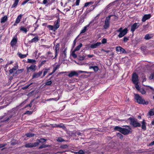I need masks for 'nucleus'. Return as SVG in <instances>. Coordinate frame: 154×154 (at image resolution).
<instances>
[{
  "label": "nucleus",
  "mask_w": 154,
  "mask_h": 154,
  "mask_svg": "<svg viewBox=\"0 0 154 154\" xmlns=\"http://www.w3.org/2000/svg\"><path fill=\"white\" fill-rule=\"evenodd\" d=\"M125 127H127L128 128H121L120 127L117 126L114 128V130L116 131H119L122 134L126 135L128 134L130 132L131 128L129 126L126 125Z\"/></svg>",
  "instance_id": "1"
},
{
  "label": "nucleus",
  "mask_w": 154,
  "mask_h": 154,
  "mask_svg": "<svg viewBox=\"0 0 154 154\" xmlns=\"http://www.w3.org/2000/svg\"><path fill=\"white\" fill-rule=\"evenodd\" d=\"M128 120L130 121V125L133 126L134 128L137 127H140L141 126L140 124L138 122L137 119H135L134 118L130 117Z\"/></svg>",
  "instance_id": "2"
},
{
  "label": "nucleus",
  "mask_w": 154,
  "mask_h": 154,
  "mask_svg": "<svg viewBox=\"0 0 154 154\" xmlns=\"http://www.w3.org/2000/svg\"><path fill=\"white\" fill-rule=\"evenodd\" d=\"M134 98L136 102L139 104L145 105H147L148 104V101H145V100L138 94H135Z\"/></svg>",
  "instance_id": "3"
},
{
  "label": "nucleus",
  "mask_w": 154,
  "mask_h": 154,
  "mask_svg": "<svg viewBox=\"0 0 154 154\" xmlns=\"http://www.w3.org/2000/svg\"><path fill=\"white\" fill-rule=\"evenodd\" d=\"M112 16H113L112 15H110L106 18L104 25L103 26V27L104 29H107L109 27L110 19V17Z\"/></svg>",
  "instance_id": "4"
},
{
  "label": "nucleus",
  "mask_w": 154,
  "mask_h": 154,
  "mask_svg": "<svg viewBox=\"0 0 154 154\" xmlns=\"http://www.w3.org/2000/svg\"><path fill=\"white\" fill-rule=\"evenodd\" d=\"M37 69L36 66L35 64H32L29 67H27L26 69L28 73L31 72H34Z\"/></svg>",
  "instance_id": "5"
},
{
  "label": "nucleus",
  "mask_w": 154,
  "mask_h": 154,
  "mask_svg": "<svg viewBox=\"0 0 154 154\" xmlns=\"http://www.w3.org/2000/svg\"><path fill=\"white\" fill-rule=\"evenodd\" d=\"M132 81L134 84L138 83V76L136 73H134L132 77Z\"/></svg>",
  "instance_id": "6"
},
{
  "label": "nucleus",
  "mask_w": 154,
  "mask_h": 154,
  "mask_svg": "<svg viewBox=\"0 0 154 154\" xmlns=\"http://www.w3.org/2000/svg\"><path fill=\"white\" fill-rule=\"evenodd\" d=\"M139 23H135L131 26V31L132 32H134L135 29H137L140 26Z\"/></svg>",
  "instance_id": "7"
},
{
  "label": "nucleus",
  "mask_w": 154,
  "mask_h": 154,
  "mask_svg": "<svg viewBox=\"0 0 154 154\" xmlns=\"http://www.w3.org/2000/svg\"><path fill=\"white\" fill-rule=\"evenodd\" d=\"M128 32V29L126 28L123 30V31L119 32V35H118V36L119 38H121L124 36Z\"/></svg>",
  "instance_id": "8"
},
{
  "label": "nucleus",
  "mask_w": 154,
  "mask_h": 154,
  "mask_svg": "<svg viewBox=\"0 0 154 154\" xmlns=\"http://www.w3.org/2000/svg\"><path fill=\"white\" fill-rule=\"evenodd\" d=\"M116 50L117 51L120 52L121 53L124 54L126 53V52L125 50L123 48L120 46L116 47Z\"/></svg>",
  "instance_id": "9"
},
{
  "label": "nucleus",
  "mask_w": 154,
  "mask_h": 154,
  "mask_svg": "<svg viewBox=\"0 0 154 154\" xmlns=\"http://www.w3.org/2000/svg\"><path fill=\"white\" fill-rule=\"evenodd\" d=\"M42 73V71H40L37 73H34L32 76V79L37 78L40 77Z\"/></svg>",
  "instance_id": "10"
},
{
  "label": "nucleus",
  "mask_w": 154,
  "mask_h": 154,
  "mask_svg": "<svg viewBox=\"0 0 154 154\" xmlns=\"http://www.w3.org/2000/svg\"><path fill=\"white\" fill-rule=\"evenodd\" d=\"M79 75V74L78 72L75 71H72L69 74L68 76L69 77H72L73 76H78Z\"/></svg>",
  "instance_id": "11"
},
{
  "label": "nucleus",
  "mask_w": 154,
  "mask_h": 154,
  "mask_svg": "<svg viewBox=\"0 0 154 154\" xmlns=\"http://www.w3.org/2000/svg\"><path fill=\"white\" fill-rule=\"evenodd\" d=\"M151 17L150 14H146L144 15L142 19V21L143 22L145 21L146 20L149 19Z\"/></svg>",
  "instance_id": "12"
},
{
  "label": "nucleus",
  "mask_w": 154,
  "mask_h": 154,
  "mask_svg": "<svg viewBox=\"0 0 154 154\" xmlns=\"http://www.w3.org/2000/svg\"><path fill=\"white\" fill-rule=\"evenodd\" d=\"M101 44V43L100 42H97V43H95L94 44H93L91 45L90 47L92 48H97L98 47L100 46V45Z\"/></svg>",
  "instance_id": "13"
},
{
  "label": "nucleus",
  "mask_w": 154,
  "mask_h": 154,
  "mask_svg": "<svg viewBox=\"0 0 154 154\" xmlns=\"http://www.w3.org/2000/svg\"><path fill=\"white\" fill-rule=\"evenodd\" d=\"M60 44L59 43H57L56 45L55 46V58H56L58 54V52L59 50V48H60Z\"/></svg>",
  "instance_id": "14"
},
{
  "label": "nucleus",
  "mask_w": 154,
  "mask_h": 154,
  "mask_svg": "<svg viewBox=\"0 0 154 154\" xmlns=\"http://www.w3.org/2000/svg\"><path fill=\"white\" fill-rule=\"evenodd\" d=\"M60 20L59 18L54 23V28L55 29H57L60 26Z\"/></svg>",
  "instance_id": "15"
},
{
  "label": "nucleus",
  "mask_w": 154,
  "mask_h": 154,
  "mask_svg": "<svg viewBox=\"0 0 154 154\" xmlns=\"http://www.w3.org/2000/svg\"><path fill=\"white\" fill-rule=\"evenodd\" d=\"M17 42V39L16 38H13L10 44L12 47H13Z\"/></svg>",
  "instance_id": "16"
},
{
  "label": "nucleus",
  "mask_w": 154,
  "mask_h": 154,
  "mask_svg": "<svg viewBox=\"0 0 154 154\" xmlns=\"http://www.w3.org/2000/svg\"><path fill=\"white\" fill-rule=\"evenodd\" d=\"M142 126L141 128L144 131H145L146 130V123L145 122L144 120H143L141 122Z\"/></svg>",
  "instance_id": "17"
},
{
  "label": "nucleus",
  "mask_w": 154,
  "mask_h": 154,
  "mask_svg": "<svg viewBox=\"0 0 154 154\" xmlns=\"http://www.w3.org/2000/svg\"><path fill=\"white\" fill-rule=\"evenodd\" d=\"M39 40L38 37V36H35L34 38L31 39L29 42L30 43L36 42Z\"/></svg>",
  "instance_id": "18"
},
{
  "label": "nucleus",
  "mask_w": 154,
  "mask_h": 154,
  "mask_svg": "<svg viewBox=\"0 0 154 154\" xmlns=\"http://www.w3.org/2000/svg\"><path fill=\"white\" fill-rule=\"evenodd\" d=\"M26 62L27 63H32V64L35 65L36 63V61L35 60L28 59Z\"/></svg>",
  "instance_id": "19"
},
{
  "label": "nucleus",
  "mask_w": 154,
  "mask_h": 154,
  "mask_svg": "<svg viewBox=\"0 0 154 154\" xmlns=\"http://www.w3.org/2000/svg\"><path fill=\"white\" fill-rule=\"evenodd\" d=\"M22 16L23 15L21 14H20L17 17L16 19L15 23L17 24L20 23V19L21 18Z\"/></svg>",
  "instance_id": "20"
},
{
  "label": "nucleus",
  "mask_w": 154,
  "mask_h": 154,
  "mask_svg": "<svg viewBox=\"0 0 154 154\" xmlns=\"http://www.w3.org/2000/svg\"><path fill=\"white\" fill-rule=\"evenodd\" d=\"M86 16V15L85 14V15L83 16V15L80 17V19L79 20V23H82L84 22V19L85 18Z\"/></svg>",
  "instance_id": "21"
},
{
  "label": "nucleus",
  "mask_w": 154,
  "mask_h": 154,
  "mask_svg": "<svg viewBox=\"0 0 154 154\" xmlns=\"http://www.w3.org/2000/svg\"><path fill=\"white\" fill-rule=\"evenodd\" d=\"M53 127H59L63 129H64L65 128V126L63 125L62 124L60 125L55 124Z\"/></svg>",
  "instance_id": "22"
},
{
  "label": "nucleus",
  "mask_w": 154,
  "mask_h": 154,
  "mask_svg": "<svg viewBox=\"0 0 154 154\" xmlns=\"http://www.w3.org/2000/svg\"><path fill=\"white\" fill-rule=\"evenodd\" d=\"M7 18H8L6 16H4L1 18V23H5L7 20Z\"/></svg>",
  "instance_id": "23"
},
{
  "label": "nucleus",
  "mask_w": 154,
  "mask_h": 154,
  "mask_svg": "<svg viewBox=\"0 0 154 154\" xmlns=\"http://www.w3.org/2000/svg\"><path fill=\"white\" fill-rule=\"evenodd\" d=\"M82 44L81 43H80L79 45L77 46L75 49L74 51H78L79 50L80 48L82 46Z\"/></svg>",
  "instance_id": "24"
},
{
  "label": "nucleus",
  "mask_w": 154,
  "mask_h": 154,
  "mask_svg": "<svg viewBox=\"0 0 154 154\" xmlns=\"http://www.w3.org/2000/svg\"><path fill=\"white\" fill-rule=\"evenodd\" d=\"M152 37V35L149 34H146L145 37L144 38L146 40H149L151 39Z\"/></svg>",
  "instance_id": "25"
},
{
  "label": "nucleus",
  "mask_w": 154,
  "mask_h": 154,
  "mask_svg": "<svg viewBox=\"0 0 154 154\" xmlns=\"http://www.w3.org/2000/svg\"><path fill=\"white\" fill-rule=\"evenodd\" d=\"M50 146L49 145L43 144L38 147V149H41L42 148H45L46 147H49V146Z\"/></svg>",
  "instance_id": "26"
},
{
  "label": "nucleus",
  "mask_w": 154,
  "mask_h": 154,
  "mask_svg": "<svg viewBox=\"0 0 154 154\" xmlns=\"http://www.w3.org/2000/svg\"><path fill=\"white\" fill-rule=\"evenodd\" d=\"M19 2V0H15L14 4L12 6V8H15L17 6Z\"/></svg>",
  "instance_id": "27"
},
{
  "label": "nucleus",
  "mask_w": 154,
  "mask_h": 154,
  "mask_svg": "<svg viewBox=\"0 0 154 154\" xmlns=\"http://www.w3.org/2000/svg\"><path fill=\"white\" fill-rule=\"evenodd\" d=\"M46 139L45 138H41L40 139H37L36 141H38L39 143H42L45 142L46 141Z\"/></svg>",
  "instance_id": "28"
},
{
  "label": "nucleus",
  "mask_w": 154,
  "mask_h": 154,
  "mask_svg": "<svg viewBox=\"0 0 154 154\" xmlns=\"http://www.w3.org/2000/svg\"><path fill=\"white\" fill-rule=\"evenodd\" d=\"M28 54H23L20 53L18 55L21 58H23L26 57Z\"/></svg>",
  "instance_id": "29"
},
{
  "label": "nucleus",
  "mask_w": 154,
  "mask_h": 154,
  "mask_svg": "<svg viewBox=\"0 0 154 154\" xmlns=\"http://www.w3.org/2000/svg\"><path fill=\"white\" fill-rule=\"evenodd\" d=\"M148 114L150 116L154 115V109H152L151 110L149 111Z\"/></svg>",
  "instance_id": "30"
},
{
  "label": "nucleus",
  "mask_w": 154,
  "mask_h": 154,
  "mask_svg": "<svg viewBox=\"0 0 154 154\" xmlns=\"http://www.w3.org/2000/svg\"><path fill=\"white\" fill-rule=\"evenodd\" d=\"M38 21V20H37L35 23L33 24V26L35 28L34 31L39 26L38 24H37Z\"/></svg>",
  "instance_id": "31"
},
{
  "label": "nucleus",
  "mask_w": 154,
  "mask_h": 154,
  "mask_svg": "<svg viewBox=\"0 0 154 154\" xmlns=\"http://www.w3.org/2000/svg\"><path fill=\"white\" fill-rule=\"evenodd\" d=\"M26 136L27 137H32L34 136L35 134H32L31 133H28L26 134Z\"/></svg>",
  "instance_id": "32"
},
{
  "label": "nucleus",
  "mask_w": 154,
  "mask_h": 154,
  "mask_svg": "<svg viewBox=\"0 0 154 154\" xmlns=\"http://www.w3.org/2000/svg\"><path fill=\"white\" fill-rule=\"evenodd\" d=\"M88 26H85L84 27L83 29L82 30H81L80 34L85 33L87 30V28Z\"/></svg>",
  "instance_id": "33"
},
{
  "label": "nucleus",
  "mask_w": 154,
  "mask_h": 154,
  "mask_svg": "<svg viewBox=\"0 0 154 154\" xmlns=\"http://www.w3.org/2000/svg\"><path fill=\"white\" fill-rule=\"evenodd\" d=\"M74 153L75 154H84V152L81 149L78 152H74Z\"/></svg>",
  "instance_id": "34"
},
{
  "label": "nucleus",
  "mask_w": 154,
  "mask_h": 154,
  "mask_svg": "<svg viewBox=\"0 0 154 154\" xmlns=\"http://www.w3.org/2000/svg\"><path fill=\"white\" fill-rule=\"evenodd\" d=\"M25 146L26 148H32V143H28L25 145Z\"/></svg>",
  "instance_id": "35"
},
{
  "label": "nucleus",
  "mask_w": 154,
  "mask_h": 154,
  "mask_svg": "<svg viewBox=\"0 0 154 154\" xmlns=\"http://www.w3.org/2000/svg\"><path fill=\"white\" fill-rule=\"evenodd\" d=\"M85 56L84 55L83 56H79V59L80 60H83L85 59Z\"/></svg>",
  "instance_id": "36"
},
{
  "label": "nucleus",
  "mask_w": 154,
  "mask_h": 154,
  "mask_svg": "<svg viewBox=\"0 0 154 154\" xmlns=\"http://www.w3.org/2000/svg\"><path fill=\"white\" fill-rule=\"evenodd\" d=\"M49 69H43L44 70V72H43V77L45 76V75H46V74L48 72V71L49 70Z\"/></svg>",
  "instance_id": "37"
},
{
  "label": "nucleus",
  "mask_w": 154,
  "mask_h": 154,
  "mask_svg": "<svg viewBox=\"0 0 154 154\" xmlns=\"http://www.w3.org/2000/svg\"><path fill=\"white\" fill-rule=\"evenodd\" d=\"M20 30L21 31H23L25 33H26L27 32L26 29L23 26L21 27L20 28Z\"/></svg>",
  "instance_id": "38"
},
{
  "label": "nucleus",
  "mask_w": 154,
  "mask_h": 154,
  "mask_svg": "<svg viewBox=\"0 0 154 154\" xmlns=\"http://www.w3.org/2000/svg\"><path fill=\"white\" fill-rule=\"evenodd\" d=\"M138 91L143 94H145L146 93L145 91L143 88H140Z\"/></svg>",
  "instance_id": "39"
},
{
  "label": "nucleus",
  "mask_w": 154,
  "mask_h": 154,
  "mask_svg": "<svg viewBox=\"0 0 154 154\" xmlns=\"http://www.w3.org/2000/svg\"><path fill=\"white\" fill-rule=\"evenodd\" d=\"M117 136L119 137L121 139H123V136L120 133H118L117 134Z\"/></svg>",
  "instance_id": "40"
},
{
  "label": "nucleus",
  "mask_w": 154,
  "mask_h": 154,
  "mask_svg": "<svg viewBox=\"0 0 154 154\" xmlns=\"http://www.w3.org/2000/svg\"><path fill=\"white\" fill-rule=\"evenodd\" d=\"M60 65H57L55 67H54L53 68V72H54L56 70L59 68Z\"/></svg>",
  "instance_id": "41"
},
{
  "label": "nucleus",
  "mask_w": 154,
  "mask_h": 154,
  "mask_svg": "<svg viewBox=\"0 0 154 154\" xmlns=\"http://www.w3.org/2000/svg\"><path fill=\"white\" fill-rule=\"evenodd\" d=\"M32 147H36L38 146L39 144V142L38 141H37V142H35L33 143H32Z\"/></svg>",
  "instance_id": "42"
},
{
  "label": "nucleus",
  "mask_w": 154,
  "mask_h": 154,
  "mask_svg": "<svg viewBox=\"0 0 154 154\" xmlns=\"http://www.w3.org/2000/svg\"><path fill=\"white\" fill-rule=\"evenodd\" d=\"M134 84L135 88L138 91L141 88L138 85V84L134 83Z\"/></svg>",
  "instance_id": "43"
},
{
  "label": "nucleus",
  "mask_w": 154,
  "mask_h": 154,
  "mask_svg": "<svg viewBox=\"0 0 154 154\" xmlns=\"http://www.w3.org/2000/svg\"><path fill=\"white\" fill-rule=\"evenodd\" d=\"M57 141L58 142H61L64 141V140L62 138L59 137L57 140Z\"/></svg>",
  "instance_id": "44"
},
{
  "label": "nucleus",
  "mask_w": 154,
  "mask_h": 154,
  "mask_svg": "<svg viewBox=\"0 0 154 154\" xmlns=\"http://www.w3.org/2000/svg\"><path fill=\"white\" fill-rule=\"evenodd\" d=\"M52 83V82L51 81H48L46 82L45 83V85H50Z\"/></svg>",
  "instance_id": "45"
},
{
  "label": "nucleus",
  "mask_w": 154,
  "mask_h": 154,
  "mask_svg": "<svg viewBox=\"0 0 154 154\" xmlns=\"http://www.w3.org/2000/svg\"><path fill=\"white\" fill-rule=\"evenodd\" d=\"M129 39L128 37H124L123 38V41L124 42H126Z\"/></svg>",
  "instance_id": "46"
},
{
  "label": "nucleus",
  "mask_w": 154,
  "mask_h": 154,
  "mask_svg": "<svg viewBox=\"0 0 154 154\" xmlns=\"http://www.w3.org/2000/svg\"><path fill=\"white\" fill-rule=\"evenodd\" d=\"M75 51H74V50L72 53V57L74 58H76L77 57V56L76 54H75Z\"/></svg>",
  "instance_id": "47"
},
{
  "label": "nucleus",
  "mask_w": 154,
  "mask_h": 154,
  "mask_svg": "<svg viewBox=\"0 0 154 154\" xmlns=\"http://www.w3.org/2000/svg\"><path fill=\"white\" fill-rule=\"evenodd\" d=\"M68 146L66 145H63L61 146L60 147L62 149H66L68 147Z\"/></svg>",
  "instance_id": "48"
},
{
  "label": "nucleus",
  "mask_w": 154,
  "mask_h": 154,
  "mask_svg": "<svg viewBox=\"0 0 154 154\" xmlns=\"http://www.w3.org/2000/svg\"><path fill=\"white\" fill-rule=\"evenodd\" d=\"M99 69L98 67L97 66H94V70L95 72H97Z\"/></svg>",
  "instance_id": "49"
},
{
  "label": "nucleus",
  "mask_w": 154,
  "mask_h": 154,
  "mask_svg": "<svg viewBox=\"0 0 154 154\" xmlns=\"http://www.w3.org/2000/svg\"><path fill=\"white\" fill-rule=\"evenodd\" d=\"M31 84L27 85L23 87L22 88V89L23 90L26 89L27 88H29V86Z\"/></svg>",
  "instance_id": "50"
},
{
  "label": "nucleus",
  "mask_w": 154,
  "mask_h": 154,
  "mask_svg": "<svg viewBox=\"0 0 154 154\" xmlns=\"http://www.w3.org/2000/svg\"><path fill=\"white\" fill-rule=\"evenodd\" d=\"M107 42V40L106 39L104 38L102 40V43L103 44H105Z\"/></svg>",
  "instance_id": "51"
},
{
  "label": "nucleus",
  "mask_w": 154,
  "mask_h": 154,
  "mask_svg": "<svg viewBox=\"0 0 154 154\" xmlns=\"http://www.w3.org/2000/svg\"><path fill=\"white\" fill-rule=\"evenodd\" d=\"M23 70H24V69H18V70H17V71L15 73L16 74V73H18L19 72H23Z\"/></svg>",
  "instance_id": "52"
},
{
  "label": "nucleus",
  "mask_w": 154,
  "mask_h": 154,
  "mask_svg": "<svg viewBox=\"0 0 154 154\" xmlns=\"http://www.w3.org/2000/svg\"><path fill=\"white\" fill-rule=\"evenodd\" d=\"M149 78L150 79H154V72L150 75Z\"/></svg>",
  "instance_id": "53"
},
{
  "label": "nucleus",
  "mask_w": 154,
  "mask_h": 154,
  "mask_svg": "<svg viewBox=\"0 0 154 154\" xmlns=\"http://www.w3.org/2000/svg\"><path fill=\"white\" fill-rule=\"evenodd\" d=\"M48 27L51 30H53L54 28V27L51 25H49Z\"/></svg>",
  "instance_id": "54"
},
{
  "label": "nucleus",
  "mask_w": 154,
  "mask_h": 154,
  "mask_svg": "<svg viewBox=\"0 0 154 154\" xmlns=\"http://www.w3.org/2000/svg\"><path fill=\"white\" fill-rule=\"evenodd\" d=\"M101 51H103L104 52H105L106 53H108L110 51L109 50H106L104 49H102L101 50Z\"/></svg>",
  "instance_id": "55"
},
{
  "label": "nucleus",
  "mask_w": 154,
  "mask_h": 154,
  "mask_svg": "<svg viewBox=\"0 0 154 154\" xmlns=\"http://www.w3.org/2000/svg\"><path fill=\"white\" fill-rule=\"evenodd\" d=\"M123 31L122 28V27L120 28L119 29L117 30L116 31L117 32H120Z\"/></svg>",
  "instance_id": "56"
},
{
  "label": "nucleus",
  "mask_w": 154,
  "mask_h": 154,
  "mask_svg": "<svg viewBox=\"0 0 154 154\" xmlns=\"http://www.w3.org/2000/svg\"><path fill=\"white\" fill-rule=\"evenodd\" d=\"M67 50V48H66L63 51V54L65 56V57L66 56V50Z\"/></svg>",
  "instance_id": "57"
},
{
  "label": "nucleus",
  "mask_w": 154,
  "mask_h": 154,
  "mask_svg": "<svg viewBox=\"0 0 154 154\" xmlns=\"http://www.w3.org/2000/svg\"><path fill=\"white\" fill-rule=\"evenodd\" d=\"M78 72L79 73H87V72L85 71H78Z\"/></svg>",
  "instance_id": "58"
},
{
  "label": "nucleus",
  "mask_w": 154,
  "mask_h": 154,
  "mask_svg": "<svg viewBox=\"0 0 154 154\" xmlns=\"http://www.w3.org/2000/svg\"><path fill=\"white\" fill-rule=\"evenodd\" d=\"M32 112L31 111H29V110H27L26 111V112L25 113V114H27L30 115V114H32Z\"/></svg>",
  "instance_id": "59"
},
{
  "label": "nucleus",
  "mask_w": 154,
  "mask_h": 154,
  "mask_svg": "<svg viewBox=\"0 0 154 154\" xmlns=\"http://www.w3.org/2000/svg\"><path fill=\"white\" fill-rule=\"evenodd\" d=\"M80 0H76V2L75 3V5L77 6L79 4Z\"/></svg>",
  "instance_id": "60"
},
{
  "label": "nucleus",
  "mask_w": 154,
  "mask_h": 154,
  "mask_svg": "<svg viewBox=\"0 0 154 154\" xmlns=\"http://www.w3.org/2000/svg\"><path fill=\"white\" fill-rule=\"evenodd\" d=\"M12 116V115H11L9 116V117L6 120L4 121V122L8 121L10 119H11Z\"/></svg>",
  "instance_id": "61"
},
{
  "label": "nucleus",
  "mask_w": 154,
  "mask_h": 154,
  "mask_svg": "<svg viewBox=\"0 0 154 154\" xmlns=\"http://www.w3.org/2000/svg\"><path fill=\"white\" fill-rule=\"evenodd\" d=\"M143 79L142 82H145L146 81V78L145 76H143L142 77Z\"/></svg>",
  "instance_id": "62"
},
{
  "label": "nucleus",
  "mask_w": 154,
  "mask_h": 154,
  "mask_svg": "<svg viewBox=\"0 0 154 154\" xmlns=\"http://www.w3.org/2000/svg\"><path fill=\"white\" fill-rule=\"evenodd\" d=\"M33 100H32V101H31V102L28 105V106H29V107H32V103L33 102Z\"/></svg>",
  "instance_id": "63"
},
{
  "label": "nucleus",
  "mask_w": 154,
  "mask_h": 154,
  "mask_svg": "<svg viewBox=\"0 0 154 154\" xmlns=\"http://www.w3.org/2000/svg\"><path fill=\"white\" fill-rule=\"evenodd\" d=\"M18 66H14L12 69L14 70H16L18 69Z\"/></svg>",
  "instance_id": "64"
}]
</instances>
